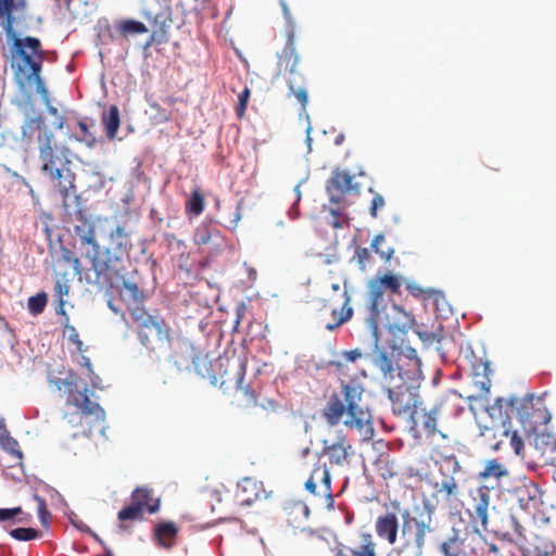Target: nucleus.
<instances>
[{
	"label": "nucleus",
	"instance_id": "58",
	"mask_svg": "<svg viewBox=\"0 0 556 556\" xmlns=\"http://www.w3.org/2000/svg\"><path fill=\"white\" fill-rule=\"evenodd\" d=\"M9 444L11 445L9 447V451L12 455L16 456L18 459L22 458V452L17 448L18 447V444L15 440H12L11 442H9Z\"/></svg>",
	"mask_w": 556,
	"mask_h": 556
},
{
	"label": "nucleus",
	"instance_id": "64",
	"mask_svg": "<svg viewBox=\"0 0 556 556\" xmlns=\"http://www.w3.org/2000/svg\"><path fill=\"white\" fill-rule=\"evenodd\" d=\"M9 520L8 508H0V521Z\"/></svg>",
	"mask_w": 556,
	"mask_h": 556
},
{
	"label": "nucleus",
	"instance_id": "38",
	"mask_svg": "<svg viewBox=\"0 0 556 556\" xmlns=\"http://www.w3.org/2000/svg\"><path fill=\"white\" fill-rule=\"evenodd\" d=\"M204 207L205 201L203 194L201 193L200 189H194L191 193V197L186 202V212L198 216L202 214Z\"/></svg>",
	"mask_w": 556,
	"mask_h": 556
},
{
	"label": "nucleus",
	"instance_id": "4",
	"mask_svg": "<svg viewBox=\"0 0 556 556\" xmlns=\"http://www.w3.org/2000/svg\"><path fill=\"white\" fill-rule=\"evenodd\" d=\"M80 377L72 368L61 366L58 369H49L48 383L59 392L60 396L65 400V405L77 408L75 413H65L64 419L72 426L81 424V414L86 416H94L96 420L104 422L105 412L97 403L92 402L89 396L87 386L79 388Z\"/></svg>",
	"mask_w": 556,
	"mask_h": 556
},
{
	"label": "nucleus",
	"instance_id": "28",
	"mask_svg": "<svg viewBox=\"0 0 556 556\" xmlns=\"http://www.w3.org/2000/svg\"><path fill=\"white\" fill-rule=\"evenodd\" d=\"M343 303L341 305V308L338 309L334 306H329L328 304H325V307H328L330 309V314L332 317L331 323H326L325 328L329 331H333L338 329L340 326H342L344 323H346L349 319H351L353 315L352 307L349 306L350 296L346 291L342 293Z\"/></svg>",
	"mask_w": 556,
	"mask_h": 556
},
{
	"label": "nucleus",
	"instance_id": "47",
	"mask_svg": "<svg viewBox=\"0 0 556 556\" xmlns=\"http://www.w3.org/2000/svg\"><path fill=\"white\" fill-rule=\"evenodd\" d=\"M438 464L440 465V470H446L452 475L456 473L460 469L459 463L455 455H444Z\"/></svg>",
	"mask_w": 556,
	"mask_h": 556
},
{
	"label": "nucleus",
	"instance_id": "20",
	"mask_svg": "<svg viewBox=\"0 0 556 556\" xmlns=\"http://www.w3.org/2000/svg\"><path fill=\"white\" fill-rule=\"evenodd\" d=\"M265 490L262 482L251 477L243 478L236 492V500L241 506H251L254 502L265 498Z\"/></svg>",
	"mask_w": 556,
	"mask_h": 556
},
{
	"label": "nucleus",
	"instance_id": "63",
	"mask_svg": "<svg viewBox=\"0 0 556 556\" xmlns=\"http://www.w3.org/2000/svg\"><path fill=\"white\" fill-rule=\"evenodd\" d=\"M157 37H159V33L157 31H153L152 35H151V38L147 42L146 47H150L152 45V42H154V41H161Z\"/></svg>",
	"mask_w": 556,
	"mask_h": 556
},
{
	"label": "nucleus",
	"instance_id": "61",
	"mask_svg": "<svg viewBox=\"0 0 556 556\" xmlns=\"http://www.w3.org/2000/svg\"><path fill=\"white\" fill-rule=\"evenodd\" d=\"M22 513L21 507L8 508L9 519L20 515Z\"/></svg>",
	"mask_w": 556,
	"mask_h": 556
},
{
	"label": "nucleus",
	"instance_id": "12",
	"mask_svg": "<svg viewBox=\"0 0 556 556\" xmlns=\"http://www.w3.org/2000/svg\"><path fill=\"white\" fill-rule=\"evenodd\" d=\"M29 20L28 0H0V27L5 36L18 34L27 27Z\"/></svg>",
	"mask_w": 556,
	"mask_h": 556
},
{
	"label": "nucleus",
	"instance_id": "54",
	"mask_svg": "<svg viewBox=\"0 0 556 556\" xmlns=\"http://www.w3.org/2000/svg\"><path fill=\"white\" fill-rule=\"evenodd\" d=\"M384 206V199L381 194L375 193L371 205H370V215L376 218L378 216V210Z\"/></svg>",
	"mask_w": 556,
	"mask_h": 556
},
{
	"label": "nucleus",
	"instance_id": "44",
	"mask_svg": "<svg viewBox=\"0 0 556 556\" xmlns=\"http://www.w3.org/2000/svg\"><path fill=\"white\" fill-rule=\"evenodd\" d=\"M10 535L17 541H30L40 536V532L34 528H16L10 531Z\"/></svg>",
	"mask_w": 556,
	"mask_h": 556
},
{
	"label": "nucleus",
	"instance_id": "55",
	"mask_svg": "<svg viewBox=\"0 0 556 556\" xmlns=\"http://www.w3.org/2000/svg\"><path fill=\"white\" fill-rule=\"evenodd\" d=\"M80 365L87 368V370L89 372V378H90L91 384L93 388H97L99 377L94 375L90 359L86 356H83Z\"/></svg>",
	"mask_w": 556,
	"mask_h": 556
},
{
	"label": "nucleus",
	"instance_id": "43",
	"mask_svg": "<svg viewBox=\"0 0 556 556\" xmlns=\"http://www.w3.org/2000/svg\"><path fill=\"white\" fill-rule=\"evenodd\" d=\"M33 498L37 503V513L41 526L48 528L50 526L52 516L51 513L48 510L45 498H42L38 494H34Z\"/></svg>",
	"mask_w": 556,
	"mask_h": 556
},
{
	"label": "nucleus",
	"instance_id": "10",
	"mask_svg": "<svg viewBox=\"0 0 556 556\" xmlns=\"http://www.w3.org/2000/svg\"><path fill=\"white\" fill-rule=\"evenodd\" d=\"M161 506L160 498H153L152 491L146 486H137L130 495V502L118 513L119 529L128 531L134 522L144 520V514H155Z\"/></svg>",
	"mask_w": 556,
	"mask_h": 556
},
{
	"label": "nucleus",
	"instance_id": "41",
	"mask_svg": "<svg viewBox=\"0 0 556 556\" xmlns=\"http://www.w3.org/2000/svg\"><path fill=\"white\" fill-rule=\"evenodd\" d=\"M48 296L45 292H39L28 299V311L31 315L37 316L41 314L47 305Z\"/></svg>",
	"mask_w": 556,
	"mask_h": 556
},
{
	"label": "nucleus",
	"instance_id": "1",
	"mask_svg": "<svg viewBox=\"0 0 556 556\" xmlns=\"http://www.w3.org/2000/svg\"><path fill=\"white\" fill-rule=\"evenodd\" d=\"M146 301L147 295L136 283H125L118 291V300H109L108 306L126 321L128 314L138 340L146 349L152 352L167 350L170 348L172 329L163 317L147 311Z\"/></svg>",
	"mask_w": 556,
	"mask_h": 556
},
{
	"label": "nucleus",
	"instance_id": "17",
	"mask_svg": "<svg viewBox=\"0 0 556 556\" xmlns=\"http://www.w3.org/2000/svg\"><path fill=\"white\" fill-rule=\"evenodd\" d=\"M323 454L328 457L330 465L344 467L350 465L354 448L346 435L340 432L337 442L328 444L324 441Z\"/></svg>",
	"mask_w": 556,
	"mask_h": 556
},
{
	"label": "nucleus",
	"instance_id": "16",
	"mask_svg": "<svg viewBox=\"0 0 556 556\" xmlns=\"http://www.w3.org/2000/svg\"><path fill=\"white\" fill-rule=\"evenodd\" d=\"M470 497L466 511L475 522L480 521L482 529L486 530L490 491L486 486H478L470 491Z\"/></svg>",
	"mask_w": 556,
	"mask_h": 556
},
{
	"label": "nucleus",
	"instance_id": "52",
	"mask_svg": "<svg viewBox=\"0 0 556 556\" xmlns=\"http://www.w3.org/2000/svg\"><path fill=\"white\" fill-rule=\"evenodd\" d=\"M490 556H515V553L506 545L498 546L496 544L489 545Z\"/></svg>",
	"mask_w": 556,
	"mask_h": 556
},
{
	"label": "nucleus",
	"instance_id": "42",
	"mask_svg": "<svg viewBox=\"0 0 556 556\" xmlns=\"http://www.w3.org/2000/svg\"><path fill=\"white\" fill-rule=\"evenodd\" d=\"M406 289L414 298L419 300H428L433 299V295L437 293L432 289H425L416 281H406Z\"/></svg>",
	"mask_w": 556,
	"mask_h": 556
},
{
	"label": "nucleus",
	"instance_id": "40",
	"mask_svg": "<svg viewBox=\"0 0 556 556\" xmlns=\"http://www.w3.org/2000/svg\"><path fill=\"white\" fill-rule=\"evenodd\" d=\"M435 489L439 493L443 494L446 500L457 495L458 484L453 477H447L441 482L435 483Z\"/></svg>",
	"mask_w": 556,
	"mask_h": 556
},
{
	"label": "nucleus",
	"instance_id": "24",
	"mask_svg": "<svg viewBox=\"0 0 556 556\" xmlns=\"http://www.w3.org/2000/svg\"><path fill=\"white\" fill-rule=\"evenodd\" d=\"M439 408L433 407L430 410L420 406L414 417H409L410 428L413 430H424L427 435H434L437 433Z\"/></svg>",
	"mask_w": 556,
	"mask_h": 556
},
{
	"label": "nucleus",
	"instance_id": "14",
	"mask_svg": "<svg viewBox=\"0 0 556 556\" xmlns=\"http://www.w3.org/2000/svg\"><path fill=\"white\" fill-rule=\"evenodd\" d=\"M70 166L71 165H67L65 167H61L55 170L47 173L51 181L53 182L54 187L58 188L62 197L63 206L68 214H71V197L73 195L76 206L79 204L80 199L79 195L76 194V176Z\"/></svg>",
	"mask_w": 556,
	"mask_h": 556
},
{
	"label": "nucleus",
	"instance_id": "50",
	"mask_svg": "<svg viewBox=\"0 0 556 556\" xmlns=\"http://www.w3.org/2000/svg\"><path fill=\"white\" fill-rule=\"evenodd\" d=\"M111 238L113 241H116V247L118 249H126L129 243V237L126 232L125 228L122 226H117L114 231L111 232Z\"/></svg>",
	"mask_w": 556,
	"mask_h": 556
},
{
	"label": "nucleus",
	"instance_id": "11",
	"mask_svg": "<svg viewBox=\"0 0 556 556\" xmlns=\"http://www.w3.org/2000/svg\"><path fill=\"white\" fill-rule=\"evenodd\" d=\"M402 535L404 539L403 552L408 556H422L426 543V535L432 531L431 518L428 521L417 519L406 510L402 515Z\"/></svg>",
	"mask_w": 556,
	"mask_h": 556
},
{
	"label": "nucleus",
	"instance_id": "49",
	"mask_svg": "<svg viewBox=\"0 0 556 556\" xmlns=\"http://www.w3.org/2000/svg\"><path fill=\"white\" fill-rule=\"evenodd\" d=\"M62 260L70 264L73 268L74 275H80L81 274V264L79 258L68 249H63L62 251Z\"/></svg>",
	"mask_w": 556,
	"mask_h": 556
},
{
	"label": "nucleus",
	"instance_id": "31",
	"mask_svg": "<svg viewBox=\"0 0 556 556\" xmlns=\"http://www.w3.org/2000/svg\"><path fill=\"white\" fill-rule=\"evenodd\" d=\"M372 364L377 368H379V370L382 372L384 379L390 380V383L397 381V377L395 378V376H394L395 368L393 366V362L384 351H377L374 354ZM396 370H397V367H396Z\"/></svg>",
	"mask_w": 556,
	"mask_h": 556
},
{
	"label": "nucleus",
	"instance_id": "30",
	"mask_svg": "<svg viewBox=\"0 0 556 556\" xmlns=\"http://www.w3.org/2000/svg\"><path fill=\"white\" fill-rule=\"evenodd\" d=\"M101 122L104 126L108 138L113 139L121 124L118 108L114 104L110 105L108 110L103 111L101 115Z\"/></svg>",
	"mask_w": 556,
	"mask_h": 556
},
{
	"label": "nucleus",
	"instance_id": "45",
	"mask_svg": "<svg viewBox=\"0 0 556 556\" xmlns=\"http://www.w3.org/2000/svg\"><path fill=\"white\" fill-rule=\"evenodd\" d=\"M504 435L509 440V444L511 446V448L514 450V452L516 453V455H519V456H523L522 454V451H523V440L522 438L519 435L518 431L514 430H509V429H506L504 431Z\"/></svg>",
	"mask_w": 556,
	"mask_h": 556
},
{
	"label": "nucleus",
	"instance_id": "25",
	"mask_svg": "<svg viewBox=\"0 0 556 556\" xmlns=\"http://www.w3.org/2000/svg\"><path fill=\"white\" fill-rule=\"evenodd\" d=\"M178 527L174 521H161L155 525L152 539L154 543L165 549H169L175 545Z\"/></svg>",
	"mask_w": 556,
	"mask_h": 556
},
{
	"label": "nucleus",
	"instance_id": "26",
	"mask_svg": "<svg viewBox=\"0 0 556 556\" xmlns=\"http://www.w3.org/2000/svg\"><path fill=\"white\" fill-rule=\"evenodd\" d=\"M53 130L46 125L41 116L27 118L22 127L24 139H52Z\"/></svg>",
	"mask_w": 556,
	"mask_h": 556
},
{
	"label": "nucleus",
	"instance_id": "35",
	"mask_svg": "<svg viewBox=\"0 0 556 556\" xmlns=\"http://www.w3.org/2000/svg\"><path fill=\"white\" fill-rule=\"evenodd\" d=\"M464 540L457 533L447 538L440 546L443 556H460Z\"/></svg>",
	"mask_w": 556,
	"mask_h": 556
},
{
	"label": "nucleus",
	"instance_id": "62",
	"mask_svg": "<svg viewBox=\"0 0 556 556\" xmlns=\"http://www.w3.org/2000/svg\"><path fill=\"white\" fill-rule=\"evenodd\" d=\"M78 126L81 129L84 136H91V134L88 131V124L85 121H80Z\"/></svg>",
	"mask_w": 556,
	"mask_h": 556
},
{
	"label": "nucleus",
	"instance_id": "27",
	"mask_svg": "<svg viewBox=\"0 0 556 556\" xmlns=\"http://www.w3.org/2000/svg\"><path fill=\"white\" fill-rule=\"evenodd\" d=\"M399 520L394 513H387L376 520V532L381 539L394 544L397 539Z\"/></svg>",
	"mask_w": 556,
	"mask_h": 556
},
{
	"label": "nucleus",
	"instance_id": "7",
	"mask_svg": "<svg viewBox=\"0 0 556 556\" xmlns=\"http://www.w3.org/2000/svg\"><path fill=\"white\" fill-rule=\"evenodd\" d=\"M283 16L289 24L287 30V41L282 52L278 55L279 72L288 74L286 83L288 86V96L294 97L301 104L302 110L306 109L308 103V93L306 88V78L300 70V55L295 49V34L290 10L285 0H280Z\"/></svg>",
	"mask_w": 556,
	"mask_h": 556
},
{
	"label": "nucleus",
	"instance_id": "46",
	"mask_svg": "<svg viewBox=\"0 0 556 556\" xmlns=\"http://www.w3.org/2000/svg\"><path fill=\"white\" fill-rule=\"evenodd\" d=\"M35 84L37 92L40 94V97L46 101L49 102V91L45 85V81L41 77V73H37V75H28L27 76V85Z\"/></svg>",
	"mask_w": 556,
	"mask_h": 556
},
{
	"label": "nucleus",
	"instance_id": "59",
	"mask_svg": "<svg viewBox=\"0 0 556 556\" xmlns=\"http://www.w3.org/2000/svg\"><path fill=\"white\" fill-rule=\"evenodd\" d=\"M351 551H355V549L349 548L345 546H338L334 551V556H352Z\"/></svg>",
	"mask_w": 556,
	"mask_h": 556
},
{
	"label": "nucleus",
	"instance_id": "57",
	"mask_svg": "<svg viewBox=\"0 0 556 556\" xmlns=\"http://www.w3.org/2000/svg\"><path fill=\"white\" fill-rule=\"evenodd\" d=\"M343 356L349 362H355L356 359L362 357V352L359 350L355 349V350L344 352Z\"/></svg>",
	"mask_w": 556,
	"mask_h": 556
},
{
	"label": "nucleus",
	"instance_id": "29",
	"mask_svg": "<svg viewBox=\"0 0 556 556\" xmlns=\"http://www.w3.org/2000/svg\"><path fill=\"white\" fill-rule=\"evenodd\" d=\"M556 546L547 538L535 535L531 542H529L522 548L523 556H555Z\"/></svg>",
	"mask_w": 556,
	"mask_h": 556
},
{
	"label": "nucleus",
	"instance_id": "22",
	"mask_svg": "<svg viewBox=\"0 0 556 556\" xmlns=\"http://www.w3.org/2000/svg\"><path fill=\"white\" fill-rule=\"evenodd\" d=\"M518 502L521 508L535 513L543 504V492L534 482H528L517 489Z\"/></svg>",
	"mask_w": 556,
	"mask_h": 556
},
{
	"label": "nucleus",
	"instance_id": "2",
	"mask_svg": "<svg viewBox=\"0 0 556 556\" xmlns=\"http://www.w3.org/2000/svg\"><path fill=\"white\" fill-rule=\"evenodd\" d=\"M342 394L332 393L323 408L321 416L331 426L343 425L358 433L361 441H370L375 435L371 414L359 405L364 388L357 379L341 382Z\"/></svg>",
	"mask_w": 556,
	"mask_h": 556
},
{
	"label": "nucleus",
	"instance_id": "18",
	"mask_svg": "<svg viewBox=\"0 0 556 556\" xmlns=\"http://www.w3.org/2000/svg\"><path fill=\"white\" fill-rule=\"evenodd\" d=\"M415 324L416 323L412 314L394 304L392 306V316H389L386 311H382V318L378 324V329L380 327H384L393 334H405L415 326Z\"/></svg>",
	"mask_w": 556,
	"mask_h": 556
},
{
	"label": "nucleus",
	"instance_id": "21",
	"mask_svg": "<svg viewBox=\"0 0 556 556\" xmlns=\"http://www.w3.org/2000/svg\"><path fill=\"white\" fill-rule=\"evenodd\" d=\"M74 233L83 244L91 245L93 251L99 249L96 242V226L93 219L81 208H77L74 217Z\"/></svg>",
	"mask_w": 556,
	"mask_h": 556
},
{
	"label": "nucleus",
	"instance_id": "34",
	"mask_svg": "<svg viewBox=\"0 0 556 556\" xmlns=\"http://www.w3.org/2000/svg\"><path fill=\"white\" fill-rule=\"evenodd\" d=\"M287 515L288 522L292 527H300L301 522L299 518L301 517L302 519H307L309 515V508L304 503L296 502L287 507Z\"/></svg>",
	"mask_w": 556,
	"mask_h": 556
},
{
	"label": "nucleus",
	"instance_id": "39",
	"mask_svg": "<svg viewBox=\"0 0 556 556\" xmlns=\"http://www.w3.org/2000/svg\"><path fill=\"white\" fill-rule=\"evenodd\" d=\"M384 235H376L371 241L370 248L380 256L383 262H389L393 257L395 250L392 247L381 248L380 245L384 242Z\"/></svg>",
	"mask_w": 556,
	"mask_h": 556
},
{
	"label": "nucleus",
	"instance_id": "19",
	"mask_svg": "<svg viewBox=\"0 0 556 556\" xmlns=\"http://www.w3.org/2000/svg\"><path fill=\"white\" fill-rule=\"evenodd\" d=\"M305 489L315 495L331 497V476L326 464H316L309 478L305 482Z\"/></svg>",
	"mask_w": 556,
	"mask_h": 556
},
{
	"label": "nucleus",
	"instance_id": "15",
	"mask_svg": "<svg viewBox=\"0 0 556 556\" xmlns=\"http://www.w3.org/2000/svg\"><path fill=\"white\" fill-rule=\"evenodd\" d=\"M355 175L348 170L336 168L326 184V190L333 203H340L342 197L348 193H358L359 184L355 181Z\"/></svg>",
	"mask_w": 556,
	"mask_h": 556
},
{
	"label": "nucleus",
	"instance_id": "3",
	"mask_svg": "<svg viewBox=\"0 0 556 556\" xmlns=\"http://www.w3.org/2000/svg\"><path fill=\"white\" fill-rule=\"evenodd\" d=\"M193 368L199 376L207 379L213 386H219L224 392L235 389L240 397L237 404L242 407H254L258 402V393L250 386H244L245 365L240 359L218 357L211 361L207 355H197Z\"/></svg>",
	"mask_w": 556,
	"mask_h": 556
},
{
	"label": "nucleus",
	"instance_id": "36",
	"mask_svg": "<svg viewBox=\"0 0 556 556\" xmlns=\"http://www.w3.org/2000/svg\"><path fill=\"white\" fill-rule=\"evenodd\" d=\"M65 276L66 275L64 274L61 279H56L54 289H53L54 295L59 302V306L56 308V314H61V315H65L64 296L67 295L70 292L68 279Z\"/></svg>",
	"mask_w": 556,
	"mask_h": 556
},
{
	"label": "nucleus",
	"instance_id": "51",
	"mask_svg": "<svg viewBox=\"0 0 556 556\" xmlns=\"http://www.w3.org/2000/svg\"><path fill=\"white\" fill-rule=\"evenodd\" d=\"M251 96V91L249 87H244V89L238 96V103L236 106V114L239 118L243 117L245 113V109Z\"/></svg>",
	"mask_w": 556,
	"mask_h": 556
},
{
	"label": "nucleus",
	"instance_id": "37",
	"mask_svg": "<svg viewBox=\"0 0 556 556\" xmlns=\"http://www.w3.org/2000/svg\"><path fill=\"white\" fill-rule=\"evenodd\" d=\"M219 231L216 228H211L207 225H201L197 228L193 242L197 245H205L213 241L214 238H217Z\"/></svg>",
	"mask_w": 556,
	"mask_h": 556
},
{
	"label": "nucleus",
	"instance_id": "60",
	"mask_svg": "<svg viewBox=\"0 0 556 556\" xmlns=\"http://www.w3.org/2000/svg\"><path fill=\"white\" fill-rule=\"evenodd\" d=\"M244 312H245V306L244 305H241V306L238 307V309H237V318H236V321H235V328H237L238 325L240 324V319L242 318Z\"/></svg>",
	"mask_w": 556,
	"mask_h": 556
},
{
	"label": "nucleus",
	"instance_id": "48",
	"mask_svg": "<svg viewBox=\"0 0 556 556\" xmlns=\"http://www.w3.org/2000/svg\"><path fill=\"white\" fill-rule=\"evenodd\" d=\"M354 260L362 271H365L367 264L371 261L370 251L367 248L357 247L354 253Z\"/></svg>",
	"mask_w": 556,
	"mask_h": 556
},
{
	"label": "nucleus",
	"instance_id": "6",
	"mask_svg": "<svg viewBox=\"0 0 556 556\" xmlns=\"http://www.w3.org/2000/svg\"><path fill=\"white\" fill-rule=\"evenodd\" d=\"M8 54L13 78L20 89L27 86V76L41 73L45 60V50L41 41L36 37H21L20 34L7 36Z\"/></svg>",
	"mask_w": 556,
	"mask_h": 556
},
{
	"label": "nucleus",
	"instance_id": "13",
	"mask_svg": "<svg viewBox=\"0 0 556 556\" xmlns=\"http://www.w3.org/2000/svg\"><path fill=\"white\" fill-rule=\"evenodd\" d=\"M39 159L45 173L71 165L70 149L61 141H43Z\"/></svg>",
	"mask_w": 556,
	"mask_h": 556
},
{
	"label": "nucleus",
	"instance_id": "23",
	"mask_svg": "<svg viewBox=\"0 0 556 556\" xmlns=\"http://www.w3.org/2000/svg\"><path fill=\"white\" fill-rule=\"evenodd\" d=\"M532 400V394H527L525 397H498L494 405L498 407L500 410H504L507 418L516 416L522 420L525 418V409L531 406Z\"/></svg>",
	"mask_w": 556,
	"mask_h": 556
},
{
	"label": "nucleus",
	"instance_id": "56",
	"mask_svg": "<svg viewBox=\"0 0 556 556\" xmlns=\"http://www.w3.org/2000/svg\"><path fill=\"white\" fill-rule=\"evenodd\" d=\"M68 331H70L68 340L71 342H73L74 344H76L77 349L80 351L81 346H83V342L79 339V334H78L77 330L74 327H70Z\"/></svg>",
	"mask_w": 556,
	"mask_h": 556
},
{
	"label": "nucleus",
	"instance_id": "33",
	"mask_svg": "<svg viewBox=\"0 0 556 556\" xmlns=\"http://www.w3.org/2000/svg\"><path fill=\"white\" fill-rule=\"evenodd\" d=\"M116 29L118 34L125 38L129 35L148 33V27L142 22L131 18L121 21L116 25Z\"/></svg>",
	"mask_w": 556,
	"mask_h": 556
},
{
	"label": "nucleus",
	"instance_id": "9",
	"mask_svg": "<svg viewBox=\"0 0 556 556\" xmlns=\"http://www.w3.org/2000/svg\"><path fill=\"white\" fill-rule=\"evenodd\" d=\"M92 269L96 273L94 283L101 288L113 289L119 285L124 288L125 283H130L125 279L127 274L125 260L113 255L109 249L102 253L99 249L94 250Z\"/></svg>",
	"mask_w": 556,
	"mask_h": 556
},
{
	"label": "nucleus",
	"instance_id": "53",
	"mask_svg": "<svg viewBox=\"0 0 556 556\" xmlns=\"http://www.w3.org/2000/svg\"><path fill=\"white\" fill-rule=\"evenodd\" d=\"M48 112L54 116L52 128L54 130L62 129L64 126V117L61 114H59L58 109L55 106L48 105Z\"/></svg>",
	"mask_w": 556,
	"mask_h": 556
},
{
	"label": "nucleus",
	"instance_id": "8",
	"mask_svg": "<svg viewBox=\"0 0 556 556\" xmlns=\"http://www.w3.org/2000/svg\"><path fill=\"white\" fill-rule=\"evenodd\" d=\"M403 279L393 274L377 275L368 282V316L367 325L377 345L379 342L378 324L382 318V311L387 308L386 291L397 294Z\"/></svg>",
	"mask_w": 556,
	"mask_h": 556
},
{
	"label": "nucleus",
	"instance_id": "32",
	"mask_svg": "<svg viewBox=\"0 0 556 556\" xmlns=\"http://www.w3.org/2000/svg\"><path fill=\"white\" fill-rule=\"evenodd\" d=\"M506 476H508V470L496 458L486 460L483 470L479 472L481 479H500Z\"/></svg>",
	"mask_w": 556,
	"mask_h": 556
},
{
	"label": "nucleus",
	"instance_id": "5",
	"mask_svg": "<svg viewBox=\"0 0 556 556\" xmlns=\"http://www.w3.org/2000/svg\"><path fill=\"white\" fill-rule=\"evenodd\" d=\"M420 381V361L413 350L406 367L403 364L397 365V381L387 389L394 415L406 419L414 417L422 404L419 395Z\"/></svg>",
	"mask_w": 556,
	"mask_h": 556
}]
</instances>
